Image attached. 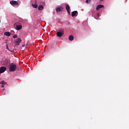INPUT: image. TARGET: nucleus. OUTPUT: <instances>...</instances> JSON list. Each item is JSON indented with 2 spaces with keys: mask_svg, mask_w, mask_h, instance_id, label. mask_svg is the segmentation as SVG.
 <instances>
[{
  "mask_svg": "<svg viewBox=\"0 0 129 129\" xmlns=\"http://www.w3.org/2000/svg\"><path fill=\"white\" fill-rule=\"evenodd\" d=\"M17 69V66L14 63H11L10 64L9 66V71L10 72H14Z\"/></svg>",
  "mask_w": 129,
  "mask_h": 129,
  "instance_id": "f257e3e1",
  "label": "nucleus"
},
{
  "mask_svg": "<svg viewBox=\"0 0 129 129\" xmlns=\"http://www.w3.org/2000/svg\"><path fill=\"white\" fill-rule=\"evenodd\" d=\"M21 41H22V40L21 39V38H18L17 40H16L15 41V45L16 46L19 45L20 43L21 42Z\"/></svg>",
  "mask_w": 129,
  "mask_h": 129,
  "instance_id": "f03ea898",
  "label": "nucleus"
},
{
  "mask_svg": "<svg viewBox=\"0 0 129 129\" xmlns=\"http://www.w3.org/2000/svg\"><path fill=\"white\" fill-rule=\"evenodd\" d=\"M78 14L79 13L77 11H73L72 12V17H77Z\"/></svg>",
  "mask_w": 129,
  "mask_h": 129,
  "instance_id": "7ed1b4c3",
  "label": "nucleus"
},
{
  "mask_svg": "<svg viewBox=\"0 0 129 129\" xmlns=\"http://www.w3.org/2000/svg\"><path fill=\"white\" fill-rule=\"evenodd\" d=\"M64 34V32L63 31H61V32H57L56 33V36L58 37H61L63 36V35Z\"/></svg>",
  "mask_w": 129,
  "mask_h": 129,
  "instance_id": "20e7f679",
  "label": "nucleus"
},
{
  "mask_svg": "<svg viewBox=\"0 0 129 129\" xmlns=\"http://www.w3.org/2000/svg\"><path fill=\"white\" fill-rule=\"evenodd\" d=\"M10 4L12 6H18L19 5V3L16 1H11Z\"/></svg>",
  "mask_w": 129,
  "mask_h": 129,
  "instance_id": "39448f33",
  "label": "nucleus"
},
{
  "mask_svg": "<svg viewBox=\"0 0 129 129\" xmlns=\"http://www.w3.org/2000/svg\"><path fill=\"white\" fill-rule=\"evenodd\" d=\"M7 70L6 67H2L0 68V74L4 73Z\"/></svg>",
  "mask_w": 129,
  "mask_h": 129,
  "instance_id": "423d86ee",
  "label": "nucleus"
},
{
  "mask_svg": "<svg viewBox=\"0 0 129 129\" xmlns=\"http://www.w3.org/2000/svg\"><path fill=\"white\" fill-rule=\"evenodd\" d=\"M66 9L67 11L68 14H69V15H71V12H70V7L69 5H67L66 7Z\"/></svg>",
  "mask_w": 129,
  "mask_h": 129,
  "instance_id": "0eeeda50",
  "label": "nucleus"
},
{
  "mask_svg": "<svg viewBox=\"0 0 129 129\" xmlns=\"http://www.w3.org/2000/svg\"><path fill=\"white\" fill-rule=\"evenodd\" d=\"M11 62V60L9 59H5L4 60V64L5 66H8Z\"/></svg>",
  "mask_w": 129,
  "mask_h": 129,
  "instance_id": "6e6552de",
  "label": "nucleus"
},
{
  "mask_svg": "<svg viewBox=\"0 0 129 129\" xmlns=\"http://www.w3.org/2000/svg\"><path fill=\"white\" fill-rule=\"evenodd\" d=\"M62 11H63V8L62 7L56 8V12H62Z\"/></svg>",
  "mask_w": 129,
  "mask_h": 129,
  "instance_id": "1a4fd4ad",
  "label": "nucleus"
},
{
  "mask_svg": "<svg viewBox=\"0 0 129 129\" xmlns=\"http://www.w3.org/2000/svg\"><path fill=\"white\" fill-rule=\"evenodd\" d=\"M22 28V26L21 25H17L15 29L17 31L20 30Z\"/></svg>",
  "mask_w": 129,
  "mask_h": 129,
  "instance_id": "9d476101",
  "label": "nucleus"
},
{
  "mask_svg": "<svg viewBox=\"0 0 129 129\" xmlns=\"http://www.w3.org/2000/svg\"><path fill=\"white\" fill-rule=\"evenodd\" d=\"M74 39V37L73 35H71L69 36V40L71 41H73Z\"/></svg>",
  "mask_w": 129,
  "mask_h": 129,
  "instance_id": "9b49d317",
  "label": "nucleus"
},
{
  "mask_svg": "<svg viewBox=\"0 0 129 129\" xmlns=\"http://www.w3.org/2000/svg\"><path fill=\"white\" fill-rule=\"evenodd\" d=\"M102 8H104V6L99 5L97 6V7L96 8V10H97V11H98V10H99V9H102Z\"/></svg>",
  "mask_w": 129,
  "mask_h": 129,
  "instance_id": "f8f14e48",
  "label": "nucleus"
},
{
  "mask_svg": "<svg viewBox=\"0 0 129 129\" xmlns=\"http://www.w3.org/2000/svg\"><path fill=\"white\" fill-rule=\"evenodd\" d=\"M4 35L5 36L10 37V36H11V32H6L4 33Z\"/></svg>",
  "mask_w": 129,
  "mask_h": 129,
  "instance_id": "ddd939ff",
  "label": "nucleus"
},
{
  "mask_svg": "<svg viewBox=\"0 0 129 129\" xmlns=\"http://www.w3.org/2000/svg\"><path fill=\"white\" fill-rule=\"evenodd\" d=\"M43 8H44V7H43V6H42V5H40L38 7V10L39 11H42L43 9Z\"/></svg>",
  "mask_w": 129,
  "mask_h": 129,
  "instance_id": "4468645a",
  "label": "nucleus"
},
{
  "mask_svg": "<svg viewBox=\"0 0 129 129\" xmlns=\"http://www.w3.org/2000/svg\"><path fill=\"white\" fill-rule=\"evenodd\" d=\"M32 6L33 7V8H34L35 9H37L38 6L37 4H32Z\"/></svg>",
  "mask_w": 129,
  "mask_h": 129,
  "instance_id": "2eb2a0df",
  "label": "nucleus"
},
{
  "mask_svg": "<svg viewBox=\"0 0 129 129\" xmlns=\"http://www.w3.org/2000/svg\"><path fill=\"white\" fill-rule=\"evenodd\" d=\"M5 81H3L1 82V84H3V85H4V84H5Z\"/></svg>",
  "mask_w": 129,
  "mask_h": 129,
  "instance_id": "dca6fc26",
  "label": "nucleus"
},
{
  "mask_svg": "<svg viewBox=\"0 0 129 129\" xmlns=\"http://www.w3.org/2000/svg\"><path fill=\"white\" fill-rule=\"evenodd\" d=\"M17 37V35H14V36H13V38H16Z\"/></svg>",
  "mask_w": 129,
  "mask_h": 129,
  "instance_id": "f3484780",
  "label": "nucleus"
},
{
  "mask_svg": "<svg viewBox=\"0 0 129 129\" xmlns=\"http://www.w3.org/2000/svg\"><path fill=\"white\" fill-rule=\"evenodd\" d=\"M91 1V0H86V3H89V2H90Z\"/></svg>",
  "mask_w": 129,
  "mask_h": 129,
  "instance_id": "a211bd4d",
  "label": "nucleus"
},
{
  "mask_svg": "<svg viewBox=\"0 0 129 129\" xmlns=\"http://www.w3.org/2000/svg\"><path fill=\"white\" fill-rule=\"evenodd\" d=\"M7 49L9 50V48H8V45H7Z\"/></svg>",
  "mask_w": 129,
  "mask_h": 129,
  "instance_id": "6ab92c4d",
  "label": "nucleus"
},
{
  "mask_svg": "<svg viewBox=\"0 0 129 129\" xmlns=\"http://www.w3.org/2000/svg\"><path fill=\"white\" fill-rule=\"evenodd\" d=\"M100 1H102L103 0H100Z\"/></svg>",
  "mask_w": 129,
  "mask_h": 129,
  "instance_id": "aec40b11",
  "label": "nucleus"
},
{
  "mask_svg": "<svg viewBox=\"0 0 129 129\" xmlns=\"http://www.w3.org/2000/svg\"><path fill=\"white\" fill-rule=\"evenodd\" d=\"M1 22V20H0V23Z\"/></svg>",
  "mask_w": 129,
  "mask_h": 129,
  "instance_id": "412c9836",
  "label": "nucleus"
},
{
  "mask_svg": "<svg viewBox=\"0 0 129 129\" xmlns=\"http://www.w3.org/2000/svg\"><path fill=\"white\" fill-rule=\"evenodd\" d=\"M4 86H2V87H4Z\"/></svg>",
  "mask_w": 129,
  "mask_h": 129,
  "instance_id": "4be33fe9",
  "label": "nucleus"
},
{
  "mask_svg": "<svg viewBox=\"0 0 129 129\" xmlns=\"http://www.w3.org/2000/svg\"><path fill=\"white\" fill-rule=\"evenodd\" d=\"M24 45H23V47H24Z\"/></svg>",
  "mask_w": 129,
  "mask_h": 129,
  "instance_id": "5701e85b",
  "label": "nucleus"
}]
</instances>
